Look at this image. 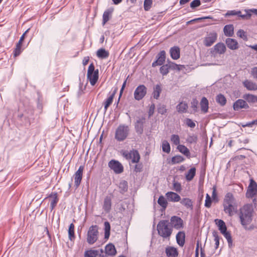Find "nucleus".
Listing matches in <instances>:
<instances>
[{"instance_id": "nucleus-53", "label": "nucleus", "mask_w": 257, "mask_h": 257, "mask_svg": "<svg viewBox=\"0 0 257 257\" xmlns=\"http://www.w3.org/2000/svg\"><path fill=\"white\" fill-rule=\"evenodd\" d=\"M170 69L181 70L184 67L183 65H178L174 62L168 63Z\"/></svg>"}, {"instance_id": "nucleus-28", "label": "nucleus", "mask_w": 257, "mask_h": 257, "mask_svg": "<svg viewBox=\"0 0 257 257\" xmlns=\"http://www.w3.org/2000/svg\"><path fill=\"white\" fill-rule=\"evenodd\" d=\"M105 251L107 256H114L116 253V250L114 245L112 243H109L105 246Z\"/></svg>"}, {"instance_id": "nucleus-43", "label": "nucleus", "mask_w": 257, "mask_h": 257, "mask_svg": "<svg viewBox=\"0 0 257 257\" xmlns=\"http://www.w3.org/2000/svg\"><path fill=\"white\" fill-rule=\"evenodd\" d=\"M243 98L248 102L254 103L257 102V96L253 94H246L244 95Z\"/></svg>"}, {"instance_id": "nucleus-6", "label": "nucleus", "mask_w": 257, "mask_h": 257, "mask_svg": "<svg viewBox=\"0 0 257 257\" xmlns=\"http://www.w3.org/2000/svg\"><path fill=\"white\" fill-rule=\"evenodd\" d=\"M98 227L97 225L91 226L87 231V241L89 244L94 243L98 239Z\"/></svg>"}, {"instance_id": "nucleus-36", "label": "nucleus", "mask_w": 257, "mask_h": 257, "mask_svg": "<svg viewBox=\"0 0 257 257\" xmlns=\"http://www.w3.org/2000/svg\"><path fill=\"white\" fill-rule=\"evenodd\" d=\"M49 197H52V199L51 200L50 202V209L52 211L56 207L59 201V199L58 198L57 193L56 192L54 193L53 194H51V195H50Z\"/></svg>"}, {"instance_id": "nucleus-48", "label": "nucleus", "mask_w": 257, "mask_h": 257, "mask_svg": "<svg viewBox=\"0 0 257 257\" xmlns=\"http://www.w3.org/2000/svg\"><path fill=\"white\" fill-rule=\"evenodd\" d=\"M104 237L108 239L110 235V225L108 221L104 222Z\"/></svg>"}, {"instance_id": "nucleus-29", "label": "nucleus", "mask_w": 257, "mask_h": 257, "mask_svg": "<svg viewBox=\"0 0 257 257\" xmlns=\"http://www.w3.org/2000/svg\"><path fill=\"white\" fill-rule=\"evenodd\" d=\"M213 49L216 53L219 54H224L226 50L225 45L222 43H218L216 44L214 46Z\"/></svg>"}, {"instance_id": "nucleus-16", "label": "nucleus", "mask_w": 257, "mask_h": 257, "mask_svg": "<svg viewBox=\"0 0 257 257\" xmlns=\"http://www.w3.org/2000/svg\"><path fill=\"white\" fill-rule=\"evenodd\" d=\"M157 60L153 62L152 65L155 67L158 65H162L166 59V52L164 50L161 51L157 56Z\"/></svg>"}, {"instance_id": "nucleus-39", "label": "nucleus", "mask_w": 257, "mask_h": 257, "mask_svg": "<svg viewBox=\"0 0 257 257\" xmlns=\"http://www.w3.org/2000/svg\"><path fill=\"white\" fill-rule=\"evenodd\" d=\"M98 250L89 249L84 252V257H96L98 255Z\"/></svg>"}, {"instance_id": "nucleus-21", "label": "nucleus", "mask_w": 257, "mask_h": 257, "mask_svg": "<svg viewBox=\"0 0 257 257\" xmlns=\"http://www.w3.org/2000/svg\"><path fill=\"white\" fill-rule=\"evenodd\" d=\"M111 200L112 197L111 196H106L104 199L102 208L107 213L110 211L111 208Z\"/></svg>"}, {"instance_id": "nucleus-17", "label": "nucleus", "mask_w": 257, "mask_h": 257, "mask_svg": "<svg viewBox=\"0 0 257 257\" xmlns=\"http://www.w3.org/2000/svg\"><path fill=\"white\" fill-rule=\"evenodd\" d=\"M117 88H115L113 91L108 94V97L106 98L103 102L104 105V112L105 113L108 109V107L111 104L113 101L114 96L116 92Z\"/></svg>"}, {"instance_id": "nucleus-40", "label": "nucleus", "mask_w": 257, "mask_h": 257, "mask_svg": "<svg viewBox=\"0 0 257 257\" xmlns=\"http://www.w3.org/2000/svg\"><path fill=\"white\" fill-rule=\"evenodd\" d=\"M179 152L187 157H190V153L188 149L183 145H179L177 147Z\"/></svg>"}, {"instance_id": "nucleus-30", "label": "nucleus", "mask_w": 257, "mask_h": 257, "mask_svg": "<svg viewBox=\"0 0 257 257\" xmlns=\"http://www.w3.org/2000/svg\"><path fill=\"white\" fill-rule=\"evenodd\" d=\"M201 111L206 113L208 112L209 102L208 99L205 97H203L200 103Z\"/></svg>"}, {"instance_id": "nucleus-31", "label": "nucleus", "mask_w": 257, "mask_h": 257, "mask_svg": "<svg viewBox=\"0 0 257 257\" xmlns=\"http://www.w3.org/2000/svg\"><path fill=\"white\" fill-rule=\"evenodd\" d=\"M180 203L187 209L192 210L193 208V201L189 198H183L182 199H181Z\"/></svg>"}, {"instance_id": "nucleus-12", "label": "nucleus", "mask_w": 257, "mask_h": 257, "mask_svg": "<svg viewBox=\"0 0 257 257\" xmlns=\"http://www.w3.org/2000/svg\"><path fill=\"white\" fill-rule=\"evenodd\" d=\"M29 30V29H28V30H27L25 31V32L21 37L18 42L17 43L16 48H15L14 50L13 51V55H14V57H18L22 53V50L21 48H22V43L24 40L25 36L26 33L27 32H28Z\"/></svg>"}, {"instance_id": "nucleus-56", "label": "nucleus", "mask_w": 257, "mask_h": 257, "mask_svg": "<svg viewBox=\"0 0 257 257\" xmlns=\"http://www.w3.org/2000/svg\"><path fill=\"white\" fill-rule=\"evenodd\" d=\"M153 4V0H145L144 3V10L148 11L150 10Z\"/></svg>"}, {"instance_id": "nucleus-20", "label": "nucleus", "mask_w": 257, "mask_h": 257, "mask_svg": "<svg viewBox=\"0 0 257 257\" xmlns=\"http://www.w3.org/2000/svg\"><path fill=\"white\" fill-rule=\"evenodd\" d=\"M223 207L224 212L228 216H231L233 215L234 211L236 210L237 205L223 203Z\"/></svg>"}, {"instance_id": "nucleus-38", "label": "nucleus", "mask_w": 257, "mask_h": 257, "mask_svg": "<svg viewBox=\"0 0 257 257\" xmlns=\"http://www.w3.org/2000/svg\"><path fill=\"white\" fill-rule=\"evenodd\" d=\"M188 104L186 102H181L176 106V109L179 113H185L188 108Z\"/></svg>"}, {"instance_id": "nucleus-5", "label": "nucleus", "mask_w": 257, "mask_h": 257, "mask_svg": "<svg viewBox=\"0 0 257 257\" xmlns=\"http://www.w3.org/2000/svg\"><path fill=\"white\" fill-rule=\"evenodd\" d=\"M98 73V70H95L94 65L93 63H91L88 68L87 78L92 86H94L96 83L99 77Z\"/></svg>"}, {"instance_id": "nucleus-44", "label": "nucleus", "mask_w": 257, "mask_h": 257, "mask_svg": "<svg viewBox=\"0 0 257 257\" xmlns=\"http://www.w3.org/2000/svg\"><path fill=\"white\" fill-rule=\"evenodd\" d=\"M196 174V169L193 167L191 168L187 174L186 175V179L187 181H190L192 180Z\"/></svg>"}, {"instance_id": "nucleus-2", "label": "nucleus", "mask_w": 257, "mask_h": 257, "mask_svg": "<svg viewBox=\"0 0 257 257\" xmlns=\"http://www.w3.org/2000/svg\"><path fill=\"white\" fill-rule=\"evenodd\" d=\"M122 155L126 160H131L133 163H137L134 168L135 172L138 173L142 171L143 166L142 163H139L140 160V155L138 150L133 149L130 152L124 151L122 152Z\"/></svg>"}, {"instance_id": "nucleus-46", "label": "nucleus", "mask_w": 257, "mask_h": 257, "mask_svg": "<svg viewBox=\"0 0 257 257\" xmlns=\"http://www.w3.org/2000/svg\"><path fill=\"white\" fill-rule=\"evenodd\" d=\"M118 187L120 189V192L121 194H123L127 191L128 185L127 181L123 180L120 182Z\"/></svg>"}, {"instance_id": "nucleus-45", "label": "nucleus", "mask_w": 257, "mask_h": 257, "mask_svg": "<svg viewBox=\"0 0 257 257\" xmlns=\"http://www.w3.org/2000/svg\"><path fill=\"white\" fill-rule=\"evenodd\" d=\"M158 203L164 209H165L168 205V202L165 198L163 196L161 195L158 200Z\"/></svg>"}, {"instance_id": "nucleus-52", "label": "nucleus", "mask_w": 257, "mask_h": 257, "mask_svg": "<svg viewBox=\"0 0 257 257\" xmlns=\"http://www.w3.org/2000/svg\"><path fill=\"white\" fill-rule=\"evenodd\" d=\"M184 160V158L181 156H175L172 158L171 163L172 164H178L182 162Z\"/></svg>"}, {"instance_id": "nucleus-7", "label": "nucleus", "mask_w": 257, "mask_h": 257, "mask_svg": "<svg viewBox=\"0 0 257 257\" xmlns=\"http://www.w3.org/2000/svg\"><path fill=\"white\" fill-rule=\"evenodd\" d=\"M147 88L144 84L139 85L135 89L134 93V98L137 100L142 99L146 95Z\"/></svg>"}, {"instance_id": "nucleus-41", "label": "nucleus", "mask_w": 257, "mask_h": 257, "mask_svg": "<svg viewBox=\"0 0 257 257\" xmlns=\"http://www.w3.org/2000/svg\"><path fill=\"white\" fill-rule=\"evenodd\" d=\"M216 101L221 106H224L226 103V99L222 94H219L216 96Z\"/></svg>"}, {"instance_id": "nucleus-11", "label": "nucleus", "mask_w": 257, "mask_h": 257, "mask_svg": "<svg viewBox=\"0 0 257 257\" xmlns=\"http://www.w3.org/2000/svg\"><path fill=\"white\" fill-rule=\"evenodd\" d=\"M217 34L215 32L209 33L204 39L203 44L206 47H210L216 41Z\"/></svg>"}, {"instance_id": "nucleus-27", "label": "nucleus", "mask_w": 257, "mask_h": 257, "mask_svg": "<svg viewBox=\"0 0 257 257\" xmlns=\"http://www.w3.org/2000/svg\"><path fill=\"white\" fill-rule=\"evenodd\" d=\"M171 58L174 60H177L180 56V50L178 46L171 47L170 50Z\"/></svg>"}, {"instance_id": "nucleus-13", "label": "nucleus", "mask_w": 257, "mask_h": 257, "mask_svg": "<svg viewBox=\"0 0 257 257\" xmlns=\"http://www.w3.org/2000/svg\"><path fill=\"white\" fill-rule=\"evenodd\" d=\"M146 122V118L142 116L139 118L135 123V129L138 135H142L144 132V125Z\"/></svg>"}, {"instance_id": "nucleus-8", "label": "nucleus", "mask_w": 257, "mask_h": 257, "mask_svg": "<svg viewBox=\"0 0 257 257\" xmlns=\"http://www.w3.org/2000/svg\"><path fill=\"white\" fill-rule=\"evenodd\" d=\"M84 169V166L81 165L73 176L74 180V186L76 188H78L81 183Z\"/></svg>"}, {"instance_id": "nucleus-22", "label": "nucleus", "mask_w": 257, "mask_h": 257, "mask_svg": "<svg viewBox=\"0 0 257 257\" xmlns=\"http://www.w3.org/2000/svg\"><path fill=\"white\" fill-rule=\"evenodd\" d=\"M114 11V8L112 7L109 8L106 10L102 16V25H105L111 18L112 13Z\"/></svg>"}, {"instance_id": "nucleus-32", "label": "nucleus", "mask_w": 257, "mask_h": 257, "mask_svg": "<svg viewBox=\"0 0 257 257\" xmlns=\"http://www.w3.org/2000/svg\"><path fill=\"white\" fill-rule=\"evenodd\" d=\"M243 85L248 90H256L257 84L251 81L245 80L243 82Z\"/></svg>"}, {"instance_id": "nucleus-10", "label": "nucleus", "mask_w": 257, "mask_h": 257, "mask_svg": "<svg viewBox=\"0 0 257 257\" xmlns=\"http://www.w3.org/2000/svg\"><path fill=\"white\" fill-rule=\"evenodd\" d=\"M108 166L115 174H120L123 171V166L118 161L111 160L108 162Z\"/></svg>"}, {"instance_id": "nucleus-64", "label": "nucleus", "mask_w": 257, "mask_h": 257, "mask_svg": "<svg viewBox=\"0 0 257 257\" xmlns=\"http://www.w3.org/2000/svg\"><path fill=\"white\" fill-rule=\"evenodd\" d=\"M25 112L28 116H33L34 115V109L31 107L26 109Z\"/></svg>"}, {"instance_id": "nucleus-61", "label": "nucleus", "mask_w": 257, "mask_h": 257, "mask_svg": "<svg viewBox=\"0 0 257 257\" xmlns=\"http://www.w3.org/2000/svg\"><path fill=\"white\" fill-rule=\"evenodd\" d=\"M213 236L214 238L215 247L216 249H217L218 248L219 245V237L217 234V232L215 231L213 232Z\"/></svg>"}, {"instance_id": "nucleus-63", "label": "nucleus", "mask_w": 257, "mask_h": 257, "mask_svg": "<svg viewBox=\"0 0 257 257\" xmlns=\"http://www.w3.org/2000/svg\"><path fill=\"white\" fill-rule=\"evenodd\" d=\"M185 123L191 128H194L196 126L195 123L191 119L188 118L186 119Z\"/></svg>"}, {"instance_id": "nucleus-60", "label": "nucleus", "mask_w": 257, "mask_h": 257, "mask_svg": "<svg viewBox=\"0 0 257 257\" xmlns=\"http://www.w3.org/2000/svg\"><path fill=\"white\" fill-rule=\"evenodd\" d=\"M212 200L208 194H206L204 206L207 208H210L211 206Z\"/></svg>"}, {"instance_id": "nucleus-14", "label": "nucleus", "mask_w": 257, "mask_h": 257, "mask_svg": "<svg viewBox=\"0 0 257 257\" xmlns=\"http://www.w3.org/2000/svg\"><path fill=\"white\" fill-rule=\"evenodd\" d=\"M170 221L172 226L175 229H180L183 227V220L181 217L173 216L171 217Z\"/></svg>"}, {"instance_id": "nucleus-34", "label": "nucleus", "mask_w": 257, "mask_h": 257, "mask_svg": "<svg viewBox=\"0 0 257 257\" xmlns=\"http://www.w3.org/2000/svg\"><path fill=\"white\" fill-rule=\"evenodd\" d=\"M215 222L217 224L219 230L221 233H224L227 231V227L224 221L221 219H216Z\"/></svg>"}, {"instance_id": "nucleus-1", "label": "nucleus", "mask_w": 257, "mask_h": 257, "mask_svg": "<svg viewBox=\"0 0 257 257\" xmlns=\"http://www.w3.org/2000/svg\"><path fill=\"white\" fill-rule=\"evenodd\" d=\"M253 208L251 204H245L239 208L238 216L240 224L244 228L249 224L253 217Z\"/></svg>"}, {"instance_id": "nucleus-3", "label": "nucleus", "mask_w": 257, "mask_h": 257, "mask_svg": "<svg viewBox=\"0 0 257 257\" xmlns=\"http://www.w3.org/2000/svg\"><path fill=\"white\" fill-rule=\"evenodd\" d=\"M157 228L158 234L164 238H169L173 231L172 226L170 225L167 220H160Z\"/></svg>"}, {"instance_id": "nucleus-57", "label": "nucleus", "mask_w": 257, "mask_h": 257, "mask_svg": "<svg viewBox=\"0 0 257 257\" xmlns=\"http://www.w3.org/2000/svg\"><path fill=\"white\" fill-rule=\"evenodd\" d=\"M236 35L238 37L242 38L243 40L246 41L247 40V37L246 32L242 29L239 30L237 31Z\"/></svg>"}, {"instance_id": "nucleus-33", "label": "nucleus", "mask_w": 257, "mask_h": 257, "mask_svg": "<svg viewBox=\"0 0 257 257\" xmlns=\"http://www.w3.org/2000/svg\"><path fill=\"white\" fill-rule=\"evenodd\" d=\"M223 32L225 36L232 37L234 34L233 26L231 24L225 25L223 29Z\"/></svg>"}, {"instance_id": "nucleus-19", "label": "nucleus", "mask_w": 257, "mask_h": 257, "mask_svg": "<svg viewBox=\"0 0 257 257\" xmlns=\"http://www.w3.org/2000/svg\"><path fill=\"white\" fill-rule=\"evenodd\" d=\"M233 107L234 110L238 111L242 108H248L249 106L245 100L239 99L233 103Z\"/></svg>"}, {"instance_id": "nucleus-54", "label": "nucleus", "mask_w": 257, "mask_h": 257, "mask_svg": "<svg viewBox=\"0 0 257 257\" xmlns=\"http://www.w3.org/2000/svg\"><path fill=\"white\" fill-rule=\"evenodd\" d=\"M198 101L196 98H193L192 101L191 102V107L192 108L194 112L198 111Z\"/></svg>"}, {"instance_id": "nucleus-15", "label": "nucleus", "mask_w": 257, "mask_h": 257, "mask_svg": "<svg viewBox=\"0 0 257 257\" xmlns=\"http://www.w3.org/2000/svg\"><path fill=\"white\" fill-rule=\"evenodd\" d=\"M225 17H227L232 16H237L238 17L241 18L242 19H248L250 18V14H246L242 15L240 11L231 10L228 11L225 14Z\"/></svg>"}, {"instance_id": "nucleus-4", "label": "nucleus", "mask_w": 257, "mask_h": 257, "mask_svg": "<svg viewBox=\"0 0 257 257\" xmlns=\"http://www.w3.org/2000/svg\"><path fill=\"white\" fill-rule=\"evenodd\" d=\"M129 127L124 124H120L116 129L114 138L118 142H122L127 137L129 134Z\"/></svg>"}, {"instance_id": "nucleus-37", "label": "nucleus", "mask_w": 257, "mask_h": 257, "mask_svg": "<svg viewBox=\"0 0 257 257\" xmlns=\"http://www.w3.org/2000/svg\"><path fill=\"white\" fill-rule=\"evenodd\" d=\"M162 92V87L160 84H157L153 89V96L155 99H158L159 97L160 93Z\"/></svg>"}, {"instance_id": "nucleus-58", "label": "nucleus", "mask_w": 257, "mask_h": 257, "mask_svg": "<svg viewBox=\"0 0 257 257\" xmlns=\"http://www.w3.org/2000/svg\"><path fill=\"white\" fill-rule=\"evenodd\" d=\"M171 141L175 145H180V138L178 135H172L171 137Z\"/></svg>"}, {"instance_id": "nucleus-18", "label": "nucleus", "mask_w": 257, "mask_h": 257, "mask_svg": "<svg viewBox=\"0 0 257 257\" xmlns=\"http://www.w3.org/2000/svg\"><path fill=\"white\" fill-rule=\"evenodd\" d=\"M223 203L225 204H229L237 205L236 199L235 198L233 194L231 192H227L226 193L223 200Z\"/></svg>"}, {"instance_id": "nucleus-25", "label": "nucleus", "mask_w": 257, "mask_h": 257, "mask_svg": "<svg viewBox=\"0 0 257 257\" xmlns=\"http://www.w3.org/2000/svg\"><path fill=\"white\" fill-rule=\"evenodd\" d=\"M167 257H178L179 253L177 249L174 246H168L165 249Z\"/></svg>"}, {"instance_id": "nucleus-47", "label": "nucleus", "mask_w": 257, "mask_h": 257, "mask_svg": "<svg viewBox=\"0 0 257 257\" xmlns=\"http://www.w3.org/2000/svg\"><path fill=\"white\" fill-rule=\"evenodd\" d=\"M224 237L226 239L229 247L231 248L232 246V239L231 233L229 231H226L224 233H222Z\"/></svg>"}, {"instance_id": "nucleus-23", "label": "nucleus", "mask_w": 257, "mask_h": 257, "mask_svg": "<svg viewBox=\"0 0 257 257\" xmlns=\"http://www.w3.org/2000/svg\"><path fill=\"white\" fill-rule=\"evenodd\" d=\"M225 43L227 47L231 50H236L239 48L238 43L237 41L232 38H227Z\"/></svg>"}, {"instance_id": "nucleus-49", "label": "nucleus", "mask_w": 257, "mask_h": 257, "mask_svg": "<svg viewBox=\"0 0 257 257\" xmlns=\"http://www.w3.org/2000/svg\"><path fill=\"white\" fill-rule=\"evenodd\" d=\"M198 138L196 135H189L186 139V142L190 144H196L197 142Z\"/></svg>"}, {"instance_id": "nucleus-51", "label": "nucleus", "mask_w": 257, "mask_h": 257, "mask_svg": "<svg viewBox=\"0 0 257 257\" xmlns=\"http://www.w3.org/2000/svg\"><path fill=\"white\" fill-rule=\"evenodd\" d=\"M162 151L164 152L169 153L171 151L170 146L167 141L164 140L162 142Z\"/></svg>"}, {"instance_id": "nucleus-59", "label": "nucleus", "mask_w": 257, "mask_h": 257, "mask_svg": "<svg viewBox=\"0 0 257 257\" xmlns=\"http://www.w3.org/2000/svg\"><path fill=\"white\" fill-rule=\"evenodd\" d=\"M173 190L177 192H180L182 190L181 184L178 182L174 181L173 183Z\"/></svg>"}, {"instance_id": "nucleus-55", "label": "nucleus", "mask_w": 257, "mask_h": 257, "mask_svg": "<svg viewBox=\"0 0 257 257\" xmlns=\"http://www.w3.org/2000/svg\"><path fill=\"white\" fill-rule=\"evenodd\" d=\"M80 82L79 84V89L78 90L77 95L78 97H80L82 94H84V90H85V86H83V83L81 82L80 79H79Z\"/></svg>"}, {"instance_id": "nucleus-50", "label": "nucleus", "mask_w": 257, "mask_h": 257, "mask_svg": "<svg viewBox=\"0 0 257 257\" xmlns=\"http://www.w3.org/2000/svg\"><path fill=\"white\" fill-rule=\"evenodd\" d=\"M169 65L168 64L163 65L160 68V73L164 76L166 75L169 72Z\"/></svg>"}, {"instance_id": "nucleus-62", "label": "nucleus", "mask_w": 257, "mask_h": 257, "mask_svg": "<svg viewBox=\"0 0 257 257\" xmlns=\"http://www.w3.org/2000/svg\"><path fill=\"white\" fill-rule=\"evenodd\" d=\"M158 112L159 113L161 114H164L167 112V109H166V107L165 105H159L158 107Z\"/></svg>"}, {"instance_id": "nucleus-42", "label": "nucleus", "mask_w": 257, "mask_h": 257, "mask_svg": "<svg viewBox=\"0 0 257 257\" xmlns=\"http://www.w3.org/2000/svg\"><path fill=\"white\" fill-rule=\"evenodd\" d=\"M74 224L72 223L70 224L68 228V236L70 240H73L75 239V233H74Z\"/></svg>"}, {"instance_id": "nucleus-9", "label": "nucleus", "mask_w": 257, "mask_h": 257, "mask_svg": "<svg viewBox=\"0 0 257 257\" xmlns=\"http://www.w3.org/2000/svg\"><path fill=\"white\" fill-rule=\"evenodd\" d=\"M257 195V184L253 180H250V183L246 193V197L248 198H252Z\"/></svg>"}, {"instance_id": "nucleus-26", "label": "nucleus", "mask_w": 257, "mask_h": 257, "mask_svg": "<svg viewBox=\"0 0 257 257\" xmlns=\"http://www.w3.org/2000/svg\"><path fill=\"white\" fill-rule=\"evenodd\" d=\"M176 241L178 244L183 247L185 242V233L184 231H179L176 234Z\"/></svg>"}, {"instance_id": "nucleus-24", "label": "nucleus", "mask_w": 257, "mask_h": 257, "mask_svg": "<svg viewBox=\"0 0 257 257\" xmlns=\"http://www.w3.org/2000/svg\"><path fill=\"white\" fill-rule=\"evenodd\" d=\"M166 196L167 199L171 202H176L181 200L180 196L174 192H168L166 194Z\"/></svg>"}, {"instance_id": "nucleus-35", "label": "nucleus", "mask_w": 257, "mask_h": 257, "mask_svg": "<svg viewBox=\"0 0 257 257\" xmlns=\"http://www.w3.org/2000/svg\"><path fill=\"white\" fill-rule=\"evenodd\" d=\"M97 56L101 59H105L108 57L109 55V52L104 48L98 49L96 52Z\"/></svg>"}]
</instances>
